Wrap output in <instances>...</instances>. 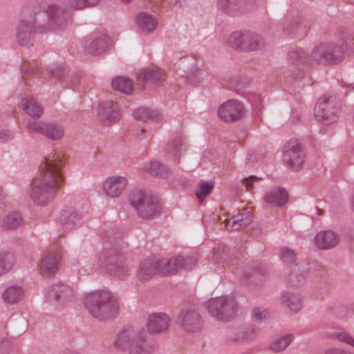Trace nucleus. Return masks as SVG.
<instances>
[{
	"label": "nucleus",
	"instance_id": "obj_16",
	"mask_svg": "<svg viewBox=\"0 0 354 354\" xmlns=\"http://www.w3.org/2000/svg\"><path fill=\"white\" fill-rule=\"evenodd\" d=\"M99 118L106 126L111 125L120 119L118 106L113 101H106L100 104Z\"/></svg>",
	"mask_w": 354,
	"mask_h": 354
},
{
	"label": "nucleus",
	"instance_id": "obj_57",
	"mask_svg": "<svg viewBox=\"0 0 354 354\" xmlns=\"http://www.w3.org/2000/svg\"><path fill=\"white\" fill-rule=\"evenodd\" d=\"M304 76V72L301 70H298L294 75L293 78L296 80H300Z\"/></svg>",
	"mask_w": 354,
	"mask_h": 354
},
{
	"label": "nucleus",
	"instance_id": "obj_9",
	"mask_svg": "<svg viewBox=\"0 0 354 354\" xmlns=\"http://www.w3.org/2000/svg\"><path fill=\"white\" fill-rule=\"evenodd\" d=\"M228 45L234 50L253 51L264 45L263 38L258 34L250 31L237 30L232 32L227 38Z\"/></svg>",
	"mask_w": 354,
	"mask_h": 354
},
{
	"label": "nucleus",
	"instance_id": "obj_20",
	"mask_svg": "<svg viewBox=\"0 0 354 354\" xmlns=\"http://www.w3.org/2000/svg\"><path fill=\"white\" fill-rule=\"evenodd\" d=\"M339 241V237L332 230L321 231L315 237V243L322 250H330L336 247Z\"/></svg>",
	"mask_w": 354,
	"mask_h": 354
},
{
	"label": "nucleus",
	"instance_id": "obj_13",
	"mask_svg": "<svg viewBox=\"0 0 354 354\" xmlns=\"http://www.w3.org/2000/svg\"><path fill=\"white\" fill-rule=\"evenodd\" d=\"M177 323L183 330L187 333L198 332L203 326V322L200 313L192 308L183 309L178 316Z\"/></svg>",
	"mask_w": 354,
	"mask_h": 354
},
{
	"label": "nucleus",
	"instance_id": "obj_49",
	"mask_svg": "<svg viewBox=\"0 0 354 354\" xmlns=\"http://www.w3.org/2000/svg\"><path fill=\"white\" fill-rule=\"evenodd\" d=\"M299 26V20L297 19H292L288 21L283 26V30L286 32L288 34H292L295 32L297 27Z\"/></svg>",
	"mask_w": 354,
	"mask_h": 354
},
{
	"label": "nucleus",
	"instance_id": "obj_44",
	"mask_svg": "<svg viewBox=\"0 0 354 354\" xmlns=\"http://www.w3.org/2000/svg\"><path fill=\"white\" fill-rule=\"evenodd\" d=\"M241 214L232 216L231 219L225 220V226L227 230H236L244 226Z\"/></svg>",
	"mask_w": 354,
	"mask_h": 354
},
{
	"label": "nucleus",
	"instance_id": "obj_22",
	"mask_svg": "<svg viewBox=\"0 0 354 354\" xmlns=\"http://www.w3.org/2000/svg\"><path fill=\"white\" fill-rule=\"evenodd\" d=\"M259 331L254 326H240L229 331L228 340L233 342H239L254 338Z\"/></svg>",
	"mask_w": 354,
	"mask_h": 354
},
{
	"label": "nucleus",
	"instance_id": "obj_25",
	"mask_svg": "<svg viewBox=\"0 0 354 354\" xmlns=\"http://www.w3.org/2000/svg\"><path fill=\"white\" fill-rule=\"evenodd\" d=\"M137 80L140 84H143L145 82L160 84L164 81V75L158 69L143 68L138 73Z\"/></svg>",
	"mask_w": 354,
	"mask_h": 354
},
{
	"label": "nucleus",
	"instance_id": "obj_31",
	"mask_svg": "<svg viewBox=\"0 0 354 354\" xmlns=\"http://www.w3.org/2000/svg\"><path fill=\"white\" fill-rule=\"evenodd\" d=\"M111 86L113 89L127 95L131 94L133 91L132 82L124 76L114 77L111 82Z\"/></svg>",
	"mask_w": 354,
	"mask_h": 354
},
{
	"label": "nucleus",
	"instance_id": "obj_50",
	"mask_svg": "<svg viewBox=\"0 0 354 354\" xmlns=\"http://www.w3.org/2000/svg\"><path fill=\"white\" fill-rule=\"evenodd\" d=\"M336 337L341 342L354 347V338L347 333L340 332L336 334Z\"/></svg>",
	"mask_w": 354,
	"mask_h": 354
},
{
	"label": "nucleus",
	"instance_id": "obj_23",
	"mask_svg": "<svg viewBox=\"0 0 354 354\" xmlns=\"http://www.w3.org/2000/svg\"><path fill=\"white\" fill-rule=\"evenodd\" d=\"M111 39L107 35H101L95 37L87 46L86 50L90 55H100L110 49Z\"/></svg>",
	"mask_w": 354,
	"mask_h": 354
},
{
	"label": "nucleus",
	"instance_id": "obj_34",
	"mask_svg": "<svg viewBox=\"0 0 354 354\" xmlns=\"http://www.w3.org/2000/svg\"><path fill=\"white\" fill-rule=\"evenodd\" d=\"M23 109L32 118H40L43 109L32 97L23 99Z\"/></svg>",
	"mask_w": 354,
	"mask_h": 354
},
{
	"label": "nucleus",
	"instance_id": "obj_14",
	"mask_svg": "<svg viewBox=\"0 0 354 354\" xmlns=\"http://www.w3.org/2000/svg\"><path fill=\"white\" fill-rule=\"evenodd\" d=\"M128 180L125 176L115 175L104 180L102 189L107 196L116 198L124 192Z\"/></svg>",
	"mask_w": 354,
	"mask_h": 354
},
{
	"label": "nucleus",
	"instance_id": "obj_61",
	"mask_svg": "<svg viewBox=\"0 0 354 354\" xmlns=\"http://www.w3.org/2000/svg\"><path fill=\"white\" fill-rule=\"evenodd\" d=\"M352 204H353V207L354 208V196L352 198Z\"/></svg>",
	"mask_w": 354,
	"mask_h": 354
},
{
	"label": "nucleus",
	"instance_id": "obj_38",
	"mask_svg": "<svg viewBox=\"0 0 354 354\" xmlns=\"http://www.w3.org/2000/svg\"><path fill=\"white\" fill-rule=\"evenodd\" d=\"M328 52L327 50V44H321L314 48L311 53L312 61H315L320 64H326Z\"/></svg>",
	"mask_w": 354,
	"mask_h": 354
},
{
	"label": "nucleus",
	"instance_id": "obj_28",
	"mask_svg": "<svg viewBox=\"0 0 354 354\" xmlns=\"http://www.w3.org/2000/svg\"><path fill=\"white\" fill-rule=\"evenodd\" d=\"M143 169L153 176L163 178H167L171 175V171L159 162H149L144 165Z\"/></svg>",
	"mask_w": 354,
	"mask_h": 354
},
{
	"label": "nucleus",
	"instance_id": "obj_24",
	"mask_svg": "<svg viewBox=\"0 0 354 354\" xmlns=\"http://www.w3.org/2000/svg\"><path fill=\"white\" fill-rule=\"evenodd\" d=\"M136 21L138 28L144 33H151L158 25L156 17L146 12H139Z\"/></svg>",
	"mask_w": 354,
	"mask_h": 354
},
{
	"label": "nucleus",
	"instance_id": "obj_53",
	"mask_svg": "<svg viewBox=\"0 0 354 354\" xmlns=\"http://www.w3.org/2000/svg\"><path fill=\"white\" fill-rule=\"evenodd\" d=\"M241 214L244 226L250 224L252 221V214L250 211H245Z\"/></svg>",
	"mask_w": 354,
	"mask_h": 354
},
{
	"label": "nucleus",
	"instance_id": "obj_63",
	"mask_svg": "<svg viewBox=\"0 0 354 354\" xmlns=\"http://www.w3.org/2000/svg\"><path fill=\"white\" fill-rule=\"evenodd\" d=\"M153 3H158V1L156 0H152Z\"/></svg>",
	"mask_w": 354,
	"mask_h": 354
},
{
	"label": "nucleus",
	"instance_id": "obj_8",
	"mask_svg": "<svg viewBox=\"0 0 354 354\" xmlns=\"http://www.w3.org/2000/svg\"><path fill=\"white\" fill-rule=\"evenodd\" d=\"M97 265L104 267L111 274L120 279L126 277L129 272L120 252L113 248L104 250L97 256Z\"/></svg>",
	"mask_w": 354,
	"mask_h": 354
},
{
	"label": "nucleus",
	"instance_id": "obj_30",
	"mask_svg": "<svg viewBox=\"0 0 354 354\" xmlns=\"http://www.w3.org/2000/svg\"><path fill=\"white\" fill-rule=\"evenodd\" d=\"M58 259L55 255H46L41 259L40 270L44 275L50 276L57 270Z\"/></svg>",
	"mask_w": 354,
	"mask_h": 354
},
{
	"label": "nucleus",
	"instance_id": "obj_11",
	"mask_svg": "<svg viewBox=\"0 0 354 354\" xmlns=\"http://www.w3.org/2000/svg\"><path fill=\"white\" fill-rule=\"evenodd\" d=\"M283 158L286 165L295 169H300L305 162L306 153L304 147L297 142L292 140L283 147Z\"/></svg>",
	"mask_w": 354,
	"mask_h": 354
},
{
	"label": "nucleus",
	"instance_id": "obj_58",
	"mask_svg": "<svg viewBox=\"0 0 354 354\" xmlns=\"http://www.w3.org/2000/svg\"><path fill=\"white\" fill-rule=\"evenodd\" d=\"M79 75L76 74L75 77L71 80V83L73 86H77L78 84Z\"/></svg>",
	"mask_w": 354,
	"mask_h": 354
},
{
	"label": "nucleus",
	"instance_id": "obj_47",
	"mask_svg": "<svg viewBox=\"0 0 354 354\" xmlns=\"http://www.w3.org/2000/svg\"><path fill=\"white\" fill-rule=\"evenodd\" d=\"M295 252L288 247H283L280 251V258L284 263H292L296 259Z\"/></svg>",
	"mask_w": 354,
	"mask_h": 354
},
{
	"label": "nucleus",
	"instance_id": "obj_29",
	"mask_svg": "<svg viewBox=\"0 0 354 354\" xmlns=\"http://www.w3.org/2000/svg\"><path fill=\"white\" fill-rule=\"evenodd\" d=\"M281 303L294 313H297L301 308V297L298 294L285 292L281 297Z\"/></svg>",
	"mask_w": 354,
	"mask_h": 354
},
{
	"label": "nucleus",
	"instance_id": "obj_7",
	"mask_svg": "<svg viewBox=\"0 0 354 354\" xmlns=\"http://www.w3.org/2000/svg\"><path fill=\"white\" fill-rule=\"evenodd\" d=\"M340 110L341 101L335 95H324L318 100L314 112L317 120L330 124L338 120Z\"/></svg>",
	"mask_w": 354,
	"mask_h": 354
},
{
	"label": "nucleus",
	"instance_id": "obj_17",
	"mask_svg": "<svg viewBox=\"0 0 354 354\" xmlns=\"http://www.w3.org/2000/svg\"><path fill=\"white\" fill-rule=\"evenodd\" d=\"M170 325L169 317L164 313H154L149 315L147 328L149 333L157 334L165 331Z\"/></svg>",
	"mask_w": 354,
	"mask_h": 354
},
{
	"label": "nucleus",
	"instance_id": "obj_32",
	"mask_svg": "<svg viewBox=\"0 0 354 354\" xmlns=\"http://www.w3.org/2000/svg\"><path fill=\"white\" fill-rule=\"evenodd\" d=\"M308 269L302 265H295L290 271L289 275L290 283L293 286H297L304 283L307 275Z\"/></svg>",
	"mask_w": 354,
	"mask_h": 354
},
{
	"label": "nucleus",
	"instance_id": "obj_59",
	"mask_svg": "<svg viewBox=\"0 0 354 354\" xmlns=\"http://www.w3.org/2000/svg\"><path fill=\"white\" fill-rule=\"evenodd\" d=\"M317 212L318 215H322L324 214L323 210L321 209H319V208H317Z\"/></svg>",
	"mask_w": 354,
	"mask_h": 354
},
{
	"label": "nucleus",
	"instance_id": "obj_33",
	"mask_svg": "<svg viewBox=\"0 0 354 354\" xmlns=\"http://www.w3.org/2000/svg\"><path fill=\"white\" fill-rule=\"evenodd\" d=\"M24 221L21 213L12 212L6 216L2 221L1 227L4 230H16L22 226Z\"/></svg>",
	"mask_w": 354,
	"mask_h": 354
},
{
	"label": "nucleus",
	"instance_id": "obj_4",
	"mask_svg": "<svg viewBox=\"0 0 354 354\" xmlns=\"http://www.w3.org/2000/svg\"><path fill=\"white\" fill-rule=\"evenodd\" d=\"M113 345L119 351L128 350L129 354H151L152 346L147 340L144 330L124 328L116 336Z\"/></svg>",
	"mask_w": 354,
	"mask_h": 354
},
{
	"label": "nucleus",
	"instance_id": "obj_40",
	"mask_svg": "<svg viewBox=\"0 0 354 354\" xmlns=\"http://www.w3.org/2000/svg\"><path fill=\"white\" fill-rule=\"evenodd\" d=\"M289 57L290 60L295 64L310 63L312 61L311 55L309 56L302 49L292 51L289 55Z\"/></svg>",
	"mask_w": 354,
	"mask_h": 354
},
{
	"label": "nucleus",
	"instance_id": "obj_64",
	"mask_svg": "<svg viewBox=\"0 0 354 354\" xmlns=\"http://www.w3.org/2000/svg\"><path fill=\"white\" fill-rule=\"evenodd\" d=\"M324 354H328V351H326Z\"/></svg>",
	"mask_w": 354,
	"mask_h": 354
},
{
	"label": "nucleus",
	"instance_id": "obj_56",
	"mask_svg": "<svg viewBox=\"0 0 354 354\" xmlns=\"http://www.w3.org/2000/svg\"><path fill=\"white\" fill-rule=\"evenodd\" d=\"M262 274H263V272H262V270H259V271H257V272H249V271H245L243 274V276H244L246 278H251L253 276H259V275H262Z\"/></svg>",
	"mask_w": 354,
	"mask_h": 354
},
{
	"label": "nucleus",
	"instance_id": "obj_1",
	"mask_svg": "<svg viewBox=\"0 0 354 354\" xmlns=\"http://www.w3.org/2000/svg\"><path fill=\"white\" fill-rule=\"evenodd\" d=\"M71 17L68 10L59 6L53 5L47 10H39L20 21L15 28L17 44L23 47L32 46L36 30L46 32L61 26Z\"/></svg>",
	"mask_w": 354,
	"mask_h": 354
},
{
	"label": "nucleus",
	"instance_id": "obj_41",
	"mask_svg": "<svg viewBox=\"0 0 354 354\" xmlns=\"http://www.w3.org/2000/svg\"><path fill=\"white\" fill-rule=\"evenodd\" d=\"M12 256L6 252H0V276L8 272L12 267Z\"/></svg>",
	"mask_w": 354,
	"mask_h": 354
},
{
	"label": "nucleus",
	"instance_id": "obj_19",
	"mask_svg": "<svg viewBox=\"0 0 354 354\" xmlns=\"http://www.w3.org/2000/svg\"><path fill=\"white\" fill-rule=\"evenodd\" d=\"M255 0H218V8L226 13L234 14L250 9Z\"/></svg>",
	"mask_w": 354,
	"mask_h": 354
},
{
	"label": "nucleus",
	"instance_id": "obj_60",
	"mask_svg": "<svg viewBox=\"0 0 354 354\" xmlns=\"http://www.w3.org/2000/svg\"><path fill=\"white\" fill-rule=\"evenodd\" d=\"M122 3H129L131 0H120Z\"/></svg>",
	"mask_w": 354,
	"mask_h": 354
},
{
	"label": "nucleus",
	"instance_id": "obj_62",
	"mask_svg": "<svg viewBox=\"0 0 354 354\" xmlns=\"http://www.w3.org/2000/svg\"><path fill=\"white\" fill-rule=\"evenodd\" d=\"M145 131V129L143 128L140 129V133H142Z\"/></svg>",
	"mask_w": 354,
	"mask_h": 354
},
{
	"label": "nucleus",
	"instance_id": "obj_6",
	"mask_svg": "<svg viewBox=\"0 0 354 354\" xmlns=\"http://www.w3.org/2000/svg\"><path fill=\"white\" fill-rule=\"evenodd\" d=\"M206 306L212 317L222 322L232 320L238 310L236 299L230 295L212 298L207 302Z\"/></svg>",
	"mask_w": 354,
	"mask_h": 354
},
{
	"label": "nucleus",
	"instance_id": "obj_35",
	"mask_svg": "<svg viewBox=\"0 0 354 354\" xmlns=\"http://www.w3.org/2000/svg\"><path fill=\"white\" fill-rule=\"evenodd\" d=\"M133 117L136 120L146 122L147 120H158L160 117V113L157 110L140 107L134 111Z\"/></svg>",
	"mask_w": 354,
	"mask_h": 354
},
{
	"label": "nucleus",
	"instance_id": "obj_2",
	"mask_svg": "<svg viewBox=\"0 0 354 354\" xmlns=\"http://www.w3.org/2000/svg\"><path fill=\"white\" fill-rule=\"evenodd\" d=\"M64 165L61 152H51L39 166V174L33 178L28 196L37 205H45L51 199L57 186L63 180L62 168Z\"/></svg>",
	"mask_w": 354,
	"mask_h": 354
},
{
	"label": "nucleus",
	"instance_id": "obj_27",
	"mask_svg": "<svg viewBox=\"0 0 354 354\" xmlns=\"http://www.w3.org/2000/svg\"><path fill=\"white\" fill-rule=\"evenodd\" d=\"M264 198L268 203L275 204L279 207H282L288 202V196L285 189L279 187L267 193Z\"/></svg>",
	"mask_w": 354,
	"mask_h": 354
},
{
	"label": "nucleus",
	"instance_id": "obj_5",
	"mask_svg": "<svg viewBox=\"0 0 354 354\" xmlns=\"http://www.w3.org/2000/svg\"><path fill=\"white\" fill-rule=\"evenodd\" d=\"M129 201L138 214L142 218L152 219L160 214L162 207L158 200L142 191L133 192Z\"/></svg>",
	"mask_w": 354,
	"mask_h": 354
},
{
	"label": "nucleus",
	"instance_id": "obj_3",
	"mask_svg": "<svg viewBox=\"0 0 354 354\" xmlns=\"http://www.w3.org/2000/svg\"><path fill=\"white\" fill-rule=\"evenodd\" d=\"M85 306L91 315L100 321L114 319L119 312L115 297L109 291H99L86 297Z\"/></svg>",
	"mask_w": 354,
	"mask_h": 354
},
{
	"label": "nucleus",
	"instance_id": "obj_52",
	"mask_svg": "<svg viewBox=\"0 0 354 354\" xmlns=\"http://www.w3.org/2000/svg\"><path fill=\"white\" fill-rule=\"evenodd\" d=\"M12 138V133L8 130L0 131V142H6Z\"/></svg>",
	"mask_w": 354,
	"mask_h": 354
},
{
	"label": "nucleus",
	"instance_id": "obj_21",
	"mask_svg": "<svg viewBox=\"0 0 354 354\" xmlns=\"http://www.w3.org/2000/svg\"><path fill=\"white\" fill-rule=\"evenodd\" d=\"M73 289L67 284L58 282L53 284L48 290V297L57 301H66L73 297Z\"/></svg>",
	"mask_w": 354,
	"mask_h": 354
},
{
	"label": "nucleus",
	"instance_id": "obj_10",
	"mask_svg": "<svg viewBox=\"0 0 354 354\" xmlns=\"http://www.w3.org/2000/svg\"><path fill=\"white\" fill-rule=\"evenodd\" d=\"M160 274H175L183 270H191L197 263L198 259L194 256L183 257L178 256L172 257L168 261L162 259L158 261Z\"/></svg>",
	"mask_w": 354,
	"mask_h": 354
},
{
	"label": "nucleus",
	"instance_id": "obj_15",
	"mask_svg": "<svg viewBox=\"0 0 354 354\" xmlns=\"http://www.w3.org/2000/svg\"><path fill=\"white\" fill-rule=\"evenodd\" d=\"M243 104L236 100H229L220 106L218 115L221 119L227 122L240 120L243 115Z\"/></svg>",
	"mask_w": 354,
	"mask_h": 354
},
{
	"label": "nucleus",
	"instance_id": "obj_18",
	"mask_svg": "<svg viewBox=\"0 0 354 354\" xmlns=\"http://www.w3.org/2000/svg\"><path fill=\"white\" fill-rule=\"evenodd\" d=\"M158 261L146 259L142 261L137 271V279L141 283L150 280L154 275L160 274Z\"/></svg>",
	"mask_w": 354,
	"mask_h": 354
},
{
	"label": "nucleus",
	"instance_id": "obj_54",
	"mask_svg": "<svg viewBox=\"0 0 354 354\" xmlns=\"http://www.w3.org/2000/svg\"><path fill=\"white\" fill-rule=\"evenodd\" d=\"M260 179L259 178H257L255 176H251L248 178H245L243 180V184L245 185L247 189H252V183L255 180H257Z\"/></svg>",
	"mask_w": 354,
	"mask_h": 354
},
{
	"label": "nucleus",
	"instance_id": "obj_46",
	"mask_svg": "<svg viewBox=\"0 0 354 354\" xmlns=\"http://www.w3.org/2000/svg\"><path fill=\"white\" fill-rule=\"evenodd\" d=\"M213 187H214V185L211 183H207V182L201 183L199 185L198 190L196 193V195L198 199L200 201H203L206 196H207L210 194Z\"/></svg>",
	"mask_w": 354,
	"mask_h": 354
},
{
	"label": "nucleus",
	"instance_id": "obj_37",
	"mask_svg": "<svg viewBox=\"0 0 354 354\" xmlns=\"http://www.w3.org/2000/svg\"><path fill=\"white\" fill-rule=\"evenodd\" d=\"M327 50L328 54L327 58L330 60H326L328 64H335L339 62L344 57V51L342 48L333 44H327Z\"/></svg>",
	"mask_w": 354,
	"mask_h": 354
},
{
	"label": "nucleus",
	"instance_id": "obj_45",
	"mask_svg": "<svg viewBox=\"0 0 354 354\" xmlns=\"http://www.w3.org/2000/svg\"><path fill=\"white\" fill-rule=\"evenodd\" d=\"M39 68L36 63L24 64L21 68V74L23 77H36L39 75Z\"/></svg>",
	"mask_w": 354,
	"mask_h": 354
},
{
	"label": "nucleus",
	"instance_id": "obj_48",
	"mask_svg": "<svg viewBox=\"0 0 354 354\" xmlns=\"http://www.w3.org/2000/svg\"><path fill=\"white\" fill-rule=\"evenodd\" d=\"M268 311L263 308L256 307L253 309L252 313V318L256 322H261L263 319L267 317Z\"/></svg>",
	"mask_w": 354,
	"mask_h": 354
},
{
	"label": "nucleus",
	"instance_id": "obj_55",
	"mask_svg": "<svg viewBox=\"0 0 354 354\" xmlns=\"http://www.w3.org/2000/svg\"><path fill=\"white\" fill-rule=\"evenodd\" d=\"M313 270L315 272H317L316 277H322L325 272L324 268L322 266L317 264L313 265Z\"/></svg>",
	"mask_w": 354,
	"mask_h": 354
},
{
	"label": "nucleus",
	"instance_id": "obj_51",
	"mask_svg": "<svg viewBox=\"0 0 354 354\" xmlns=\"http://www.w3.org/2000/svg\"><path fill=\"white\" fill-rule=\"evenodd\" d=\"M50 73L52 77L57 80H60L65 75V74L66 73V71L65 68L62 66H58L51 70Z\"/></svg>",
	"mask_w": 354,
	"mask_h": 354
},
{
	"label": "nucleus",
	"instance_id": "obj_42",
	"mask_svg": "<svg viewBox=\"0 0 354 354\" xmlns=\"http://www.w3.org/2000/svg\"><path fill=\"white\" fill-rule=\"evenodd\" d=\"M100 0H68V5L75 10L96 6Z\"/></svg>",
	"mask_w": 354,
	"mask_h": 354
},
{
	"label": "nucleus",
	"instance_id": "obj_12",
	"mask_svg": "<svg viewBox=\"0 0 354 354\" xmlns=\"http://www.w3.org/2000/svg\"><path fill=\"white\" fill-rule=\"evenodd\" d=\"M27 127L29 131L41 134L53 141L61 140L64 135L63 126L55 122H44L30 120L28 122Z\"/></svg>",
	"mask_w": 354,
	"mask_h": 354
},
{
	"label": "nucleus",
	"instance_id": "obj_36",
	"mask_svg": "<svg viewBox=\"0 0 354 354\" xmlns=\"http://www.w3.org/2000/svg\"><path fill=\"white\" fill-rule=\"evenodd\" d=\"M81 218V215L78 214L75 210L71 209L63 211L60 216L62 224L68 229L75 226Z\"/></svg>",
	"mask_w": 354,
	"mask_h": 354
},
{
	"label": "nucleus",
	"instance_id": "obj_26",
	"mask_svg": "<svg viewBox=\"0 0 354 354\" xmlns=\"http://www.w3.org/2000/svg\"><path fill=\"white\" fill-rule=\"evenodd\" d=\"M24 297V290L19 286H10L2 293L3 300L9 304H15Z\"/></svg>",
	"mask_w": 354,
	"mask_h": 354
},
{
	"label": "nucleus",
	"instance_id": "obj_39",
	"mask_svg": "<svg viewBox=\"0 0 354 354\" xmlns=\"http://www.w3.org/2000/svg\"><path fill=\"white\" fill-rule=\"evenodd\" d=\"M293 335L288 334L282 336L277 339L274 340L270 345V348L274 352H280L284 350L293 340Z\"/></svg>",
	"mask_w": 354,
	"mask_h": 354
},
{
	"label": "nucleus",
	"instance_id": "obj_43",
	"mask_svg": "<svg viewBox=\"0 0 354 354\" xmlns=\"http://www.w3.org/2000/svg\"><path fill=\"white\" fill-rule=\"evenodd\" d=\"M183 145V139L181 137L176 138L169 145L167 152L171 153L174 157L178 158V155L181 153Z\"/></svg>",
	"mask_w": 354,
	"mask_h": 354
}]
</instances>
